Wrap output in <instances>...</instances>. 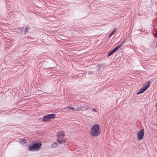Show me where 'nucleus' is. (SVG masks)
I'll return each instance as SVG.
<instances>
[{"mask_svg": "<svg viewBox=\"0 0 157 157\" xmlns=\"http://www.w3.org/2000/svg\"><path fill=\"white\" fill-rule=\"evenodd\" d=\"M101 133L100 127L98 124H95L90 129L91 135L93 136H97Z\"/></svg>", "mask_w": 157, "mask_h": 157, "instance_id": "obj_1", "label": "nucleus"}, {"mask_svg": "<svg viewBox=\"0 0 157 157\" xmlns=\"http://www.w3.org/2000/svg\"><path fill=\"white\" fill-rule=\"evenodd\" d=\"M65 136L64 132L63 131H61L60 132H58L57 134V141L59 144H62L63 143H66L67 141V140L66 139H63L62 140H61L60 139V138L61 137H64Z\"/></svg>", "mask_w": 157, "mask_h": 157, "instance_id": "obj_2", "label": "nucleus"}, {"mask_svg": "<svg viewBox=\"0 0 157 157\" xmlns=\"http://www.w3.org/2000/svg\"><path fill=\"white\" fill-rule=\"evenodd\" d=\"M41 146L40 143L35 144L29 147V150L30 151H37L39 150Z\"/></svg>", "mask_w": 157, "mask_h": 157, "instance_id": "obj_3", "label": "nucleus"}, {"mask_svg": "<svg viewBox=\"0 0 157 157\" xmlns=\"http://www.w3.org/2000/svg\"><path fill=\"white\" fill-rule=\"evenodd\" d=\"M150 82H148L147 83L144 84L142 86L141 89L140 90L139 92L137 93V94L138 95L144 92L150 86Z\"/></svg>", "mask_w": 157, "mask_h": 157, "instance_id": "obj_4", "label": "nucleus"}, {"mask_svg": "<svg viewBox=\"0 0 157 157\" xmlns=\"http://www.w3.org/2000/svg\"><path fill=\"white\" fill-rule=\"evenodd\" d=\"M144 134V129H142L140 130L137 134V137L139 140H141L143 139V136Z\"/></svg>", "mask_w": 157, "mask_h": 157, "instance_id": "obj_5", "label": "nucleus"}, {"mask_svg": "<svg viewBox=\"0 0 157 157\" xmlns=\"http://www.w3.org/2000/svg\"><path fill=\"white\" fill-rule=\"evenodd\" d=\"M67 108H69V109H71L72 110H74V111H75V110L82 111V108H81L79 107H76L75 108L74 107H71L70 106H68L66 107L65 109H66Z\"/></svg>", "mask_w": 157, "mask_h": 157, "instance_id": "obj_6", "label": "nucleus"}, {"mask_svg": "<svg viewBox=\"0 0 157 157\" xmlns=\"http://www.w3.org/2000/svg\"><path fill=\"white\" fill-rule=\"evenodd\" d=\"M17 141L19 143H20L21 144H25L26 142V141L24 139H19Z\"/></svg>", "mask_w": 157, "mask_h": 157, "instance_id": "obj_7", "label": "nucleus"}, {"mask_svg": "<svg viewBox=\"0 0 157 157\" xmlns=\"http://www.w3.org/2000/svg\"><path fill=\"white\" fill-rule=\"evenodd\" d=\"M49 119H53L55 117V115L54 114H51L48 115Z\"/></svg>", "mask_w": 157, "mask_h": 157, "instance_id": "obj_8", "label": "nucleus"}, {"mask_svg": "<svg viewBox=\"0 0 157 157\" xmlns=\"http://www.w3.org/2000/svg\"><path fill=\"white\" fill-rule=\"evenodd\" d=\"M49 119L48 117V115L46 116H44V118L43 119V121H48L49 120Z\"/></svg>", "mask_w": 157, "mask_h": 157, "instance_id": "obj_9", "label": "nucleus"}, {"mask_svg": "<svg viewBox=\"0 0 157 157\" xmlns=\"http://www.w3.org/2000/svg\"><path fill=\"white\" fill-rule=\"evenodd\" d=\"M121 47V45H118L116 47H115L113 50L115 52H116L120 47Z\"/></svg>", "mask_w": 157, "mask_h": 157, "instance_id": "obj_10", "label": "nucleus"}, {"mask_svg": "<svg viewBox=\"0 0 157 157\" xmlns=\"http://www.w3.org/2000/svg\"><path fill=\"white\" fill-rule=\"evenodd\" d=\"M116 30V29H115L113 32L110 34L109 36V37H111L113 34L115 32V31Z\"/></svg>", "mask_w": 157, "mask_h": 157, "instance_id": "obj_11", "label": "nucleus"}, {"mask_svg": "<svg viewBox=\"0 0 157 157\" xmlns=\"http://www.w3.org/2000/svg\"><path fill=\"white\" fill-rule=\"evenodd\" d=\"M114 52L113 51V50L112 51L110 52H109L108 55L109 56H111L113 53H114Z\"/></svg>", "mask_w": 157, "mask_h": 157, "instance_id": "obj_12", "label": "nucleus"}, {"mask_svg": "<svg viewBox=\"0 0 157 157\" xmlns=\"http://www.w3.org/2000/svg\"><path fill=\"white\" fill-rule=\"evenodd\" d=\"M103 65L102 64H99V65H98L97 66V68L100 69V68L101 67H103Z\"/></svg>", "mask_w": 157, "mask_h": 157, "instance_id": "obj_13", "label": "nucleus"}, {"mask_svg": "<svg viewBox=\"0 0 157 157\" xmlns=\"http://www.w3.org/2000/svg\"><path fill=\"white\" fill-rule=\"evenodd\" d=\"M29 29V27L26 28L25 30V33L26 34V33L28 32Z\"/></svg>", "mask_w": 157, "mask_h": 157, "instance_id": "obj_14", "label": "nucleus"}, {"mask_svg": "<svg viewBox=\"0 0 157 157\" xmlns=\"http://www.w3.org/2000/svg\"><path fill=\"white\" fill-rule=\"evenodd\" d=\"M58 145L57 143H55L52 145V147H56Z\"/></svg>", "mask_w": 157, "mask_h": 157, "instance_id": "obj_15", "label": "nucleus"}, {"mask_svg": "<svg viewBox=\"0 0 157 157\" xmlns=\"http://www.w3.org/2000/svg\"><path fill=\"white\" fill-rule=\"evenodd\" d=\"M80 107L82 108V110H86L88 109V108L87 107H85L84 106H82V107Z\"/></svg>", "mask_w": 157, "mask_h": 157, "instance_id": "obj_16", "label": "nucleus"}, {"mask_svg": "<svg viewBox=\"0 0 157 157\" xmlns=\"http://www.w3.org/2000/svg\"><path fill=\"white\" fill-rule=\"evenodd\" d=\"M92 111H93V112H97V110L95 108H93L92 109Z\"/></svg>", "mask_w": 157, "mask_h": 157, "instance_id": "obj_17", "label": "nucleus"}, {"mask_svg": "<svg viewBox=\"0 0 157 157\" xmlns=\"http://www.w3.org/2000/svg\"><path fill=\"white\" fill-rule=\"evenodd\" d=\"M60 138V139L61 140H63V139H65V138H63V137H61Z\"/></svg>", "mask_w": 157, "mask_h": 157, "instance_id": "obj_18", "label": "nucleus"}, {"mask_svg": "<svg viewBox=\"0 0 157 157\" xmlns=\"http://www.w3.org/2000/svg\"><path fill=\"white\" fill-rule=\"evenodd\" d=\"M124 41H123V42L121 43V44H120L119 45H121H121H123V44H124Z\"/></svg>", "mask_w": 157, "mask_h": 157, "instance_id": "obj_19", "label": "nucleus"}, {"mask_svg": "<svg viewBox=\"0 0 157 157\" xmlns=\"http://www.w3.org/2000/svg\"><path fill=\"white\" fill-rule=\"evenodd\" d=\"M155 106H156V111L157 112V103H156V105H155Z\"/></svg>", "mask_w": 157, "mask_h": 157, "instance_id": "obj_20", "label": "nucleus"}, {"mask_svg": "<svg viewBox=\"0 0 157 157\" xmlns=\"http://www.w3.org/2000/svg\"><path fill=\"white\" fill-rule=\"evenodd\" d=\"M157 35V30H156V34L155 35V37H156V35Z\"/></svg>", "mask_w": 157, "mask_h": 157, "instance_id": "obj_21", "label": "nucleus"}, {"mask_svg": "<svg viewBox=\"0 0 157 157\" xmlns=\"http://www.w3.org/2000/svg\"><path fill=\"white\" fill-rule=\"evenodd\" d=\"M153 124H154V125H155V126H157V124H156V123H155Z\"/></svg>", "mask_w": 157, "mask_h": 157, "instance_id": "obj_22", "label": "nucleus"}]
</instances>
